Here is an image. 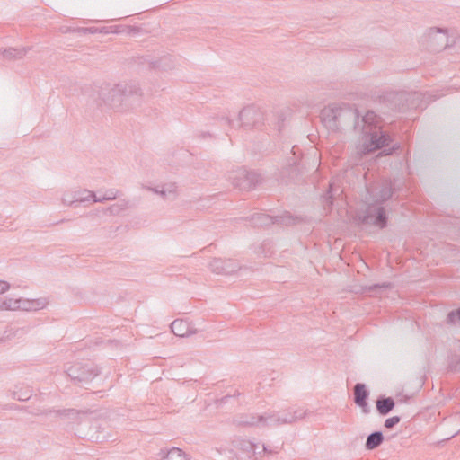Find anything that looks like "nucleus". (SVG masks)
I'll return each mask as SVG.
<instances>
[{
    "label": "nucleus",
    "instance_id": "nucleus-1",
    "mask_svg": "<svg viewBox=\"0 0 460 460\" xmlns=\"http://www.w3.org/2000/svg\"><path fill=\"white\" fill-rule=\"evenodd\" d=\"M321 120L330 131L352 129L358 136L356 150L360 156L388 146L391 142L373 111L360 115L358 109L349 104L328 106L322 110Z\"/></svg>",
    "mask_w": 460,
    "mask_h": 460
},
{
    "label": "nucleus",
    "instance_id": "nucleus-2",
    "mask_svg": "<svg viewBox=\"0 0 460 460\" xmlns=\"http://www.w3.org/2000/svg\"><path fill=\"white\" fill-rule=\"evenodd\" d=\"M98 95L102 101L100 105L103 103L115 111H123L139 105L142 91L137 83L122 82L102 85Z\"/></svg>",
    "mask_w": 460,
    "mask_h": 460
},
{
    "label": "nucleus",
    "instance_id": "nucleus-3",
    "mask_svg": "<svg viewBox=\"0 0 460 460\" xmlns=\"http://www.w3.org/2000/svg\"><path fill=\"white\" fill-rule=\"evenodd\" d=\"M306 416V410L301 407H289L287 410L269 411L261 414V428H276L293 424Z\"/></svg>",
    "mask_w": 460,
    "mask_h": 460
},
{
    "label": "nucleus",
    "instance_id": "nucleus-4",
    "mask_svg": "<svg viewBox=\"0 0 460 460\" xmlns=\"http://www.w3.org/2000/svg\"><path fill=\"white\" fill-rule=\"evenodd\" d=\"M71 380L80 386L89 384L100 374V370L93 363L77 362L69 366L66 370Z\"/></svg>",
    "mask_w": 460,
    "mask_h": 460
},
{
    "label": "nucleus",
    "instance_id": "nucleus-5",
    "mask_svg": "<svg viewBox=\"0 0 460 460\" xmlns=\"http://www.w3.org/2000/svg\"><path fill=\"white\" fill-rule=\"evenodd\" d=\"M233 185L242 190H250L261 181V175L254 171L240 168L229 175Z\"/></svg>",
    "mask_w": 460,
    "mask_h": 460
},
{
    "label": "nucleus",
    "instance_id": "nucleus-6",
    "mask_svg": "<svg viewBox=\"0 0 460 460\" xmlns=\"http://www.w3.org/2000/svg\"><path fill=\"white\" fill-rule=\"evenodd\" d=\"M47 301L44 298L39 299H26L18 298L13 299L8 298L4 301H0V309L5 310H23V311H37L46 306Z\"/></svg>",
    "mask_w": 460,
    "mask_h": 460
},
{
    "label": "nucleus",
    "instance_id": "nucleus-7",
    "mask_svg": "<svg viewBox=\"0 0 460 460\" xmlns=\"http://www.w3.org/2000/svg\"><path fill=\"white\" fill-rule=\"evenodd\" d=\"M264 120L263 111L253 105L244 107L239 112L238 125L244 128H252L261 124Z\"/></svg>",
    "mask_w": 460,
    "mask_h": 460
},
{
    "label": "nucleus",
    "instance_id": "nucleus-8",
    "mask_svg": "<svg viewBox=\"0 0 460 460\" xmlns=\"http://www.w3.org/2000/svg\"><path fill=\"white\" fill-rule=\"evenodd\" d=\"M359 218L364 224H373L380 228L385 227L387 224L385 210L381 206L369 205Z\"/></svg>",
    "mask_w": 460,
    "mask_h": 460
},
{
    "label": "nucleus",
    "instance_id": "nucleus-9",
    "mask_svg": "<svg viewBox=\"0 0 460 460\" xmlns=\"http://www.w3.org/2000/svg\"><path fill=\"white\" fill-rule=\"evenodd\" d=\"M233 445L243 459L260 460L262 457V452H258L259 446L249 439L238 438Z\"/></svg>",
    "mask_w": 460,
    "mask_h": 460
},
{
    "label": "nucleus",
    "instance_id": "nucleus-10",
    "mask_svg": "<svg viewBox=\"0 0 460 460\" xmlns=\"http://www.w3.org/2000/svg\"><path fill=\"white\" fill-rule=\"evenodd\" d=\"M250 221L253 226H266L273 224L290 225L294 222V218L288 213L277 217H271L264 213H254Z\"/></svg>",
    "mask_w": 460,
    "mask_h": 460
},
{
    "label": "nucleus",
    "instance_id": "nucleus-11",
    "mask_svg": "<svg viewBox=\"0 0 460 460\" xmlns=\"http://www.w3.org/2000/svg\"><path fill=\"white\" fill-rule=\"evenodd\" d=\"M95 198V192L86 189L66 191L62 196V202L66 206H75L76 204L93 200Z\"/></svg>",
    "mask_w": 460,
    "mask_h": 460
},
{
    "label": "nucleus",
    "instance_id": "nucleus-12",
    "mask_svg": "<svg viewBox=\"0 0 460 460\" xmlns=\"http://www.w3.org/2000/svg\"><path fill=\"white\" fill-rule=\"evenodd\" d=\"M210 270L216 274L229 275L237 271L240 269L239 263L231 259L223 260L220 258H214L208 265Z\"/></svg>",
    "mask_w": 460,
    "mask_h": 460
},
{
    "label": "nucleus",
    "instance_id": "nucleus-13",
    "mask_svg": "<svg viewBox=\"0 0 460 460\" xmlns=\"http://www.w3.org/2000/svg\"><path fill=\"white\" fill-rule=\"evenodd\" d=\"M171 331L178 337H189L197 333L193 325L186 320L176 319L171 323Z\"/></svg>",
    "mask_w": 460,
    "mask_h": 460
},
{
    "label": "nucleus",
    "instance_id": "nucleus-14",
    "mask_svg": "<svg viewBox=\"0 0 460 460\" xmlns=\"http://www.w3.org/2000/svg\"><path fill=\"white\" fill-rule=\"evenodd\" d=\"M369 393L366 385L362 383H357L354 386V402L362 409L364 413L369 412L367 399Z\"/></svg>",
    "mask_w": 460,
    "mask_h": 460
},
{
    "label": "nucleus",
    "instance_id": "nucleus-15",
    "mask_svg": "<svg viewBox=\"0 0 460 460\" xmlns=\"http://www.w3.org/2000/svg\"><path fill=\"white\" fill-rule=\"evenodd\" d=\"M234 423L243 427H261V414L243 413L234 418Z\"/></svg>",
    "mask_w": 460,
    "mask_h": 460
},
{
    "label": "nucleus",
    "instance_id": "nucleus-16",
    "mask_svg": "<svg viewBox=\"0 0 460 460\" xmlns=\"http://www.w3.org/2000/svg\"><path fill=\"white\" fill-rule=\"evenodd\" d=\"M30 49V48H8L2 51V56L8 61L18 60L22 58Z\"/></svg>",
    "mask_w": 460,
    "mask_h": 460
},
{
    "label": "nucleus",
    "instance_id": "nucleus-17",
    "mask_svg": "<svg viewBox=\"0 0 460 460\" xmlns=\"http://www.w3.org/2000/svg\"><path fill=\"white\" fill-rule=\"evenodd\" d=\"M161 460H188L186 454L178 447L169 450L162 449L159 453Z\"/></svg>",
    "mask_w": 460,
    "mask_h": 460
},
{
    "label": "nucleus",
    "instance_id": "nucleus-18",
    "mask_svg": "<svg viewBox=\"0 0 460 460\" xmlns=\"http://www.w3.org/2000/svg\"><path fill=\"white\" fill-rule=\"evenodd\" d=\"M394 407V401L392 397H380L376 401V410L380 415H387Z\"/></svg>",
    "mask_w": 460,
    "mask_h": 460
},
{
    "label": "nucleus",
    "instance_id": "nucleus-19",
    "mask_svg": "<svg viewBox=\"0 0 460 460\" xmlns=\"http://www.w3.org/2000/svg\"><path fill=\"white\" fill-rule=\"evenodd\" d=\"M384 441V435L381 431H374L367 438L365 447L367 450L377 448Z\"/></svg>",
    "mask_w": 460,
    "mask_h": 460
},
{
    "label": "nucleus",
    "instance_id": "nucleus-20",
    "mask_svg": "<svg viewBox=\"0 0 460 460\" xmlns=\"http://www.w3.org/2000/svg\"><path fill=\"white\" fill-rule=\"evenodd\" d=\"M393 195V185L391 181L384 182L376 197V201L377 203H383L388 200Z\"/></svg>",
    "mask_w": 460,
    "mask_h": 460
},
{
    "label": "nucleus",
    "instance_id": "nucleus-21",
    "mask_svg": "<svg viewBox=\"0 0 460 460\" xmlns=\"http://www.w3.org/2000/svg\"><path fill=\"white\" fill-rule=\"evenodd\" d=\"M161 197H163L164 199H170L173 200L176 199L178 192H177V186L173 182H169L161 185Z\"/></svg>",
    "mask_w": 460,
    "mask_h": 460
},
{
    "label": "nucleus",
    "instance_id": "nucleus-22",
    "mask_svg": "<svg viewBox=\"0 0 460 460\" xmlns=\"http://www.w3.org/2000/svg\"><path fill=\"white\" fill-rule=\"evenodd\" d=\"M119 190L117 189H109L107 190L103 195L97 196L95 194V198H93V202H104L114 200L119 196Z\"/></svg>",
    "mask_w": 460,
    "mask_h": 460
},
{
    "label": "nucleus",
    "instance_id": "nucleus-23",
    "mask_svg": "<svg viewBox=\"0 0 460 460\" xmlns=\"http://www.w3.org/2000/svg\"><path fill=\"white\" fill-rule=\"evenodd\" d=\"M128 206V202L125 199L119 201L106 208V211L111 215H118L121 211L125 210Z\"/></svg>",
    "mask_w": 460,
    "mask_h": 460
},
{
    "label": "nucleus",
    "instance_id": "nucleus-24",
    "mask_svg": "<svg viewBox=\"0 0 460 460\" xmlns=\"http://www.w3.org/2000/svg\"><path fill=\"white\" fill-rule=\"evenodd\" d=\"M447 323L450 324L460 323V307L447 314Z\"/></svg>",
    "mask_w": 460,
    "mask_h": 460
},
{
    "label": "nucleus",
    "instance_id": "nucleus-25",
    "mask_svg": "<svg viewBox=\"0 0 460 460\" xmlns=\"http://www.w3.org/2000/svg\"><path fill=\"white\" fill-rule=\"evenodd\" d=\"M401 420V418L399 416H393L391 418H388L385 420V427L386 429H392L396 424H398Z\"/></svg>",
    "mask_w": 460,
    "mask_h": 460
},
{
    "label": "nucleus",
    "instance_id": "nucleus-26",
    "mask_svg": "<svg viewBox=\"0 0 460 460\" xmlns=\"http://www.w3.org/2000/svg\"><path fill=\"white\" fill-rule=\"evenodd\" d=\"M390 287V283L384 282L382 284H375L372 286H369L367 290L369 292H377L381 289H385Z\"/></svg>",
    "mask_w": 460,
    "mask_h": 460
},
{
    "label": "nucleus",
    "instance_id": "nucleus-27",
    "mask_svg": "<svg viewBox=\"0 0 460 460\" xmlns=\"http://www.w3.org/2000/svg\"><path fill=\"white\" fill-rule=\"evenodd\" d=\"M449 368L453 371L460 372V356L451 359L449 363Z\"/></svg>",
    "mask_w": 460,
    "mask_h": 460
},
{
    "label": "nucleus",
    "instance_id": "nucleus-28",
    "mask_svg": "<svg viewBox=\"0 0 460 460\" xmlns=\"http://www.w3.org/2000/svg\"><path fill=\"white\" fill-rule=\"evenodd\" d=\"M262 449L261 450H258V452H262V456L265 455V454H277L279 451L278 450H275V449H271L270 447L266 446V445H262Z\"/></svg>",
    "mask_w": 460,
    "mask_h": 460
},
{
    "label": "nucleus",
    "instance_id": "nucleus-29",
    "mask_svg": "<svg viewBox=\"0 0 460 460\" xmlns=\"http://www.w3.org/2000/svg\"><path fill=\"white\" fill-rule=\"evenodd\" d=\"M221 122L223 124L228 126L230 128L235 127V123L233 120H231L228 117H222L221 118Z\"/></svg>",
    "mask_w": 460,
    "mask_h": 460
},
{
    "label": "nucleus",
    "instance_id": "nucleus-30",
    "mask_svg": "<svg viewBox=\"0 0 460 460\" xmlns=\"http://www.w3.org/2000/svg\"><path fill=\"white\" fill-rule=\"evenodd\" d=\"M332 184H330V190H328L326 196L324 197L326 202H328L330 205L332 204Z\"/></svg>",
    "mask_w": 460,
    "mask_h": 460
},
{
    "label": "nucleus",
    "instance_id": "nucleus-31",
    "mask_svg": "<svg viewBox=\"0 0 460 460\" xmlns=\"http://www.w3.org/2000/svg\"><path fill=\"white\" fill-rule=\"evenodd\" d=\"M9 288V283H7L6 281L0 280V294H3L5 291H7Z\"/></svg>",
    "mask_w": 460,
    "mask_h": 460
},
{
    "label": "nucleus",
    "instance_id": "nucleus-32",
    "mask_svg": "<svg viewBox=\"0 0 460 460\" xmlns=\"http://www.w3.org/2000/svg\"><path fill=\"white\" fill-rule=\"evenodd\" d=\"M147 190L153 191L154 193L155 194H158L161 196V186H157V187H147Z\"/></svg>",
    "mask_w": 460,
    "mask_h": 460
},
{
    "label": "nucleus",
    "instance_id": "nucleus-33",
    "mask_svg": "<svg viewBox=\"0 0 460 460\" xmlns=\"http://www.w3.org/2000/svg\"><path fill=\"white\" fill-rule=\"evenodd\" d=\"M58 415H66L74 412V410H62L55 411Z\"/></svg>",
    "mask_w": 460,
    "mask_h": 460
},
{
    "label": "nucleus",
    "instance_id": "nucleus-34",
    "mask_svg": "<svg viewBox=\"0 0 460 460\" xmlns=\"http://www.w3.org/2000/svg\"><path fill=\"white\" fill-rule=\"evenodd\" d=\"M81 31L84 32H90V33L96 32V29H94V28H83V29H81Z\"/></svg>",
    "mask_w": 460,
    "mask_h": 460
},
{
    "label": "nucleus",
    "instance_id": "nucleus-35",
    "mask_svg": "<svg viewBox=\"0 0 460 460\" xmlns=\"http://www.w3.org/2000/svg\"><path fill=\"white\" fill-rule=\"evenodd\" d=\"M231 397H232L231 395H226V396L222 397L219 402L221 404L226 403Z\"/></svg>",
    "mask_w": 460,
    "mask_h": 460
},
{
    "label": "nucleus",
    "instance_id": "nucleus-36",
    "mask_svg": "<svg viewBox=\"0 0 460 460\" xmlns=\"http://www.w3.org/2000/svg\"><path fill=\"white\" fill-rule=\"evenodd\" d=\"M436 32H437V33H442V32H445V31H444V30H442V29H438V28H437V29H436Z\"/></svg>",
    "mask_w": 460,
    "mask_h": 460
},
{
    "label": "nucleus",
    "instance_id": "nucleus-37",
    "mask_svg": "<svg viewBox=\"0 0 460 460\" xmlns=\"http://www.w3.org/2000/svg\"><path fill=\"white\" fill-rule=\"evenodd\" d=\"M27 399H29V396H26L24 398L23 397H18V400H20V401H24V400H27Z\"/></svg>",
    "mask_w": 460,
    "mask_h": 460
},
{
    "label": "nucleus",
    "instance_id": "nucleus-38",
    "mask_svg": "<svg viewBox=\"0 0 460 460\" xmlns=\"http://www.w3.org/2000/svg\"><path fill=\"white\" fill-rule=\"evenodd\" d=\"M394 149H395V148H394V146H393V148H391V149L389 150V152H387V153H385V154H386V155H391L392 151H393V150H394Z\"/></svg>",
    "mask_w": 460,
    "mask_h": 460
}]
</instances>
